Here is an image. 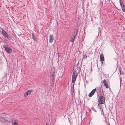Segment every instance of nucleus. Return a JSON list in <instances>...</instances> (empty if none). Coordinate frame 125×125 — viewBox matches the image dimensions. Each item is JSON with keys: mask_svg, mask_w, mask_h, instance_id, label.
Wrapping results in <instances>:
<instances>
[{"mask_svg": "<svg viewBox=\"0 0 125 125\" xmlns=\"http://www.w3.org/2000/svg\"><path fill=\"white\" fill-rule=\"evenodd\" d=\"M98 102L99 104H103L105 102L104 97L102 96H100L98 98Z\"/></svg>", "mask_w": 125, "mask_h": 125, "instance_id": "1", "label": "nucleus"}, {"mask_svg": "<svg viewBox=\"0 0 125 125\" xmlns=\"http://www.w3.org/2000/svg\"><path fill=\"white\" fill-rule=\"evenodd\" d=\"M77 32V31L76 30H74L73 35L72 36L70 41L73 42L74 40L76 35Z\"/></svg>", "mask_w": 125, "mask_h": 125, "instance_id": "2", "label": "nucleus"}, {"mask_svg": "<svg viewBox=\"0 0 125 125\" xmlns=\"http://www.w3.org/2000/svg\"><path fill=\"white\" fill-rule=\"evenodd\" d=\"M3 46L8 53H10L11 52V49L7 45Z\"/></svg>", "mask_w": 125, "mask_h": 125, "instance_id": "3", "label": "nucleus"}, {"mask_svg": "<svg viewBox=\"0 0 125 125\" xmlns=\"http://www.w3.org/2000/svg\"><path fill=\"white\" fill-rule=\"evenodd\" d=\"M2 34L5 37L8 39L10 38V37L8 35V34L6 31L4 30H2L1 31Z\"/></svg>", "mask_w": 125, "mask_h": 125, "instance_id": "4", "label": "nucleus"}, {"mask_svg": "<svg viewBox=\"0 0 125 125\" xmlns=\"http://www.w3.org/2000/svg\"><path fill=\"white\" fill-rule=\"evenodd\" d=\"M119 2L122 10L123 12H124L125 10V5L123 4L122 0H120Z\"/></svg>", "mask_w": 125, "mask_h": 125, "instance_id": "5", "label": "nucleus"}, {"mask_svg": "<svg viewBox=\"0 0 125 125\" xmlns=\"http://www.w3.org/2000/svg\"><path fill=\"white\" fill-rule=\"evenodd\" d=\"M96 91V88H95L93 89L92 91L88 95V96L90 97H92Z\"/></svg>", "mask_w": 125, "mask_h": 125, "instance_id": "6", "label": "nucleus"}, {"mask_svg": "<svg viewBox=\"0 0 125 125\" xmlns=\"http://www.w3.org/2000/svg\"><path fill=\"white\" fill-rule=\"evenodd\" d=\"M107 83L108 82L105 79L103 81V83L106 88H109V86Z\"/></svg>", "mask_w": 125, "mask_h": 125, "instance_id": "7", "label": "nucleus"}, {"mask_svg": "<svg viewBox=\"0 0 125 125\" xmlns=\"http://www.w3.org/2000/svg\"><path fill=\"white\" fill-rule=\"evenodd\" d=\"M53 36L50 34L49 37V42L50 43L52 42L53 40Z\"/></svg>", "mask_w": 125, "mask_h": 125, "instance_id": "8", "label": "nucleus"}, {"mask_svg": "<svg viewBox=\"0 0 125 125\" xmlns=\"http://www.w3.org/2000/svg\"><path fill=\"white\" fill-rule=\"evenodd\" d=\"M31 37L34 41L35 42L37 41L36 38L35 37V36L33 33H32Z\"/></svg>", "mask_w": 125, "mask_h": 125, "instance_id": "9", "label": "nucleus"}, {"mask_svg": "<svg viewBox=\"0 0 125 125\" xmlns=\"http://www.w3.org/2000/svg\"><path fill=\"white\" fill-rule=\"evenodd\" d=\"M12 125H18L17 122L15 120H13L12 121Z\"/></svg>", "mask_w": 125, "mask_h": 125, "instance_id": "10", "label": "nucleus"}, {"mask_svg": "<svg viewBox=\"0 0 125 125\" xmlns=\"http://www.w3.org/2000/svg\"><path fill=\"white\" fill-rule=\"evenodd\" d=\"M100 60L102 61L104 60V56L103 53L101 54L100 55Z\"/></svg>", "mask_w": 125, "mask_h": 125, "instance_id": "11", "label": "nucleus"}, {"mask_svg": "<svg viewBox=\"0 0 125 125\" xmlns=\"http://www.w3.org/2000/svg\"><path fill=\"white\" fill-rule=\"evenodd\" d=\"M77 73L76 72V71L75 70H74V71L73 73L72 76L73 77H77Z\"/></svg>", "mask_w": 125, "mask_h": 125, "instance_id": "12", "label": "nucleus"}, {"mask_svg": "<svg viewBox=\"0 0 125 125\" xmlns=\"http://www.w3.org/2000/svg\"><path fill=\"white\" fill-rule=\"evenodd\" d=\"M52 73H51V76H55V75H54L55 74V71L54 70V68H52Z\"/></svg>", "mask_w": 125, "mask_h": 125, "instance_id": "13", "label": "nucleus"}, {"mask_svg": "<svg viewBox=\"0 0 125 125\" xmlns=\"http://www.w3.org/2000/svg\"><path fill=\"white\" fill-rule=\"evenodd\" d=\"M77 77H72V82L74 83L76 80Z\"/></svg>", "mask_w": 125, "mask_h": 125, "instance_id": "14", "label": "nucleus"}, {"mask_svg": "<svg viewBox=\"0 0 125 125\" xmlns=\"http://www.w3.org/2000/svg\"><path fill=\"white\" fill-rule=\"evenodd\" d=\"M51 85L52 87H53L54 83V80H51L50 81Z\"/></svg>", "mask_w": 125, "mask_h": 125, "instance_id": "15", "label": "nucleus"}, {"mask_svg": "<svg viewBox=\"0 0 125 125\" xmlns=\"http://www.w3.org/2000/svg\"><path fill=\"white\" fill-rule=\"evenodd\" d=\"M101 91V89L100 88H98L96 92L97 93V94L99 95V92Z\"/></svg>", "mask_w": 125, "mask_h": 125, "instance_id": "16", "label": "nucleus"}, {"mask_svg": "<svg viewBox=\"0 0 125 125\" xmlns=\"http://www.w3.org/2000/svg\"><path fill=\"white\" fill-rule=\"evenodd\" d=\"M26 92H27L28 94V95H29L31 94V90H28Z\"/></svg>", "mask_w": 125, "mask_h": 125, "instance_id": "17", "label": "nucleus"}, {"mask_svg": "<svg viewBox=\"0 0 125 125\" xmlns=\"http://www.w3.org/2000/svg\"><path fill=\"white\" fill-rule=\"evenodd\" d=\"M55 76H51V80H54Z\"/></svg>", "mask_w": 125, "mask_h": 125, "instance_id": "18", "label": "nucleus"}, {"mask_svg": "<svg viewBox=\"0 0 125 125\" xmlns=\"http://www.w3.org/2000/svg\"><path fill=\"white\" fill-rule=\"evenodd\" d=\"M28 94L27 92H26L24 94V96L25 97H26L28 96Z\"/></svg>", "mask_w": 125, "mask_h": 125, "instance_id": "19", "label": "nucleus"}, {"mask_svg": "<svg viewBox=\"0 0 125 125\" xmlns=\"http://www.w3.org/2000/svg\"><path fill=\"white\" fill-rule=\"evenodd\" d=\"M119 71L120 73L121 74H123V73L122 72H121V70L120 69L119 70Z\"/></svg>", "mask_w": 125, "mask_h": 125, "instance_id": "20", "label": "nucleus"}, {"mask_svg": "<svg viewBox=\"0 0 125 125\" xmlns=\"http://www.w3.org/2000/svg\"><path fill=\"white\" fill-rule=\"evenodd\" d=\"M87 57V56L86 55H85L83 56V58H85Z\"/></svg>", "mask_w": 125, "mask_h": 125, "instance_id": "21", "label": "nucleus"}, {"mask_svg": "<svg viewBox=\"0 0 125 125\" xmlns=\"http://www.w3.org/2000/svg\"><path fill=\"white\" fill-rule=\"evenodd\" d=\"M46 125H49V124H48L47 122L46 123Z\"/></svg>", "mask_w": 125, "mask_h": 125, "instance_id": "22", "label": "nucleus"}, {"mask_svg": "<svg viewBox=\"0 0 125 125\" xmlns=\"http://www.w3.org/2000/svg\"><path fill=\"white\" fill-rule=\"evenodd\" d=\"M103 61H102V62H101V63L102 64H103Z\"/></svg>", "mask_w": 125, "mask_h": 125, "instance_id": "23", "label": "nucleus"}, {"mask_svg": "<svg viewBox=\"0 0 125 125\" xmlns=\"http://www.w3.org/2000/svg\"><path fill=\"white\" fill-rule=\"evenodd\" d=\"M94 111L95 112H96V111L94 109Z\"/></svg>", "mask_w": 125, "mask_h": 125, "instance_id": "24", "label": "nucleus"}]
</instances>
